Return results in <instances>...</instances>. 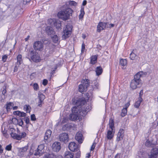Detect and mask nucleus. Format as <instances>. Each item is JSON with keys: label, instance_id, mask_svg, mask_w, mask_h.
I'll return each instance as SVG.
<instances>
[{"label": "nucleus", "instance_id": "obj_1", "mask_svg": "<svg viewBox=\"0 0 158 158\" xmlns=\"http://www.w3.org/2000/svg\"><path fill=\"white\" fill-rule=\"evenodd\" d=\"M44 145L40 144L37 148H35L33 146L31 147L29 151L28 156H31L33 154L35 156H40L44 152Z\"/></svg>", "mask_w": 158, "mask_h": 158}, {"label": "nucleus", "instance_id": "obj_2", "mask_svg": "<svg viewBox=\"0 0 158 158\" xmlns=\"http://www.w3.org/2000/svg\"><path fill=\"white\" fill-rule=\"evenodd\" d=\"M72 10L70 8H66L65 10L61 11L58 12V16L63 20H67L72 13Z\"/></svg>", "mask_w": 158, "mask_h": 158}, {"label": "nucleus", "instance_id": "obj_3", "mask_svg": "<svg viewBox=\"0 0 158 158\" xmlns=\"http://www.w3.org/2000/svg\"><path fill=\"white\" fill-rule=\"evenodd\" d=\"M89 85V81L87 79H82L81 84L79 85L78 90L81 93L85 92L87 91V87Z\"/></svg>", "mask_w": 158, "mask_h": 158}, {"label": "nucleus", "instance_id": "obj_4", "mask_svg": "<svg viewBox=\"0 0 158 158\" xmlns=\"http://www.w3.org/2000/svg\"><path fill=\"white\" fill-rule=\"evenodd\" d=\"M28 56L33 61L37 62L40 60L38 54L33 49L30 50L28 52Z\"/></svg>", "mask_w": 158, "mask_h": 158}, {"label": "nucleus", "instance_id": "obj_5", "mask_svg": "<svg viewBox=\"0 0 158 158\" xmlns=\"http://www.w3.org/2000/svg\"><path fill=\"white\" fill-rule=\"evenodd\" d=\"M72 29V26L70 25H67L65 26L64 28L63 39H66L69 37L71 33Z\"/></svg>", "mask_w": 158, "mask_h": 158}, {"label": "nucleus", "instance_id": "obj_6", "mask_svg": "<svg viewBox=\"0 0 158 158\" xmlns=\"http://www.w3.org/2000/svg\"><path fill=\"white\" fill-rule=\"evenodd\" d=\"M44 43L41 41H36L33 45L34 49L36 51H41L44 49Z\"/></svg>", "mask_w": 158, "mask_h": 158}, {"label": "nucleus", "instance_id": "obj_7", "mask_svg": "<svg viewBox=\"0 0 158 158\" xmlns=\"http://www.w3.org/2000/svg\"><path fill=\"white\" fill-rule=\"evenodd\" d=\"M26 134L24 132H23L19 134V135H18L15 133L11 132L10 133V135L14 139H16L17 140H20L22 138H24L26 136Z\"/></svg>", "mask_w": 158, "mask_h": 158}, {"label": "nucleus", "instance_id": "obj_8", "mask_svg": "<svg viewBox=\"0 0 158 158\" xmlns=\"http://www.w3.org/2000/svg\"><path fill=\"white\" fill-rule=\"evenodd\" d=\"M59 139L60 141L64 143L68 142L69 137L68 134L66 133H63L60 134L59 136Z\"/></svg>", "mask_w": 158, "mask_h": 158}, {"label": "nucleus", "instance_id": "obj_9", "mask_svg": "<svg viewBox=\"0 0 158 158\" xmlns=\"http://www.w3.org/2000/svg\"><path fill=\"white\" fill-rule=\"evenodd\" d=\"M52 148L53 151L57 152L61 149L60 143L59 142H55L52 144Z\"/></svg>", "mask_w": 158, "mask_h": 158}, {"label": "nucleus", "instance_id": "obj_10", "mask_svg": "<svg viewBox=\"0 0 158 158\" xmlns=\"http://www.w3.org/2000/svg\"><path fill=\"white\" fill-rule=\"evenodd\" d=\"M107 23L100 22L99 23L97 27V31L98 32H100L102 30L104 29L106 26Z\"/></svg>", "mask_w": 158, "mask_h": 158}, {"label": "nucleus", "instance_id": "obj_11", "mask_svg": "<svg viewBox=\"0 0 158 158\" xmlns=\"http://www.w3.org/2000/svg\"><path fill=\"white\" fill-rule=\"evenodd\" d=\"M141 84L139 81H136L134 79L132 80L130 83V87L132 89H136L138 87V85Z\"/></svg>", "mask_w": 158, "mask_h": 158}, {"label": "nucleus", "instance_id": "obj_12", "mask_svg": "<svg viewBox=\"0 0 158 158\" xmlns=\"http://www.w3.org/2000/svg\"><path fill=\"white\" fill-rule=\"evenodd\" d=\"M144 75H146L145 73H144L141 71L139 72L136 73L134 76V79L136 81H139L141 83V81L140 79V78L141 77H143V76Z\"/></svg>", "mask_w": 158, "mask_h": 158}, {"label": "nucleus", "instance_id": "obj_13", "mask_svg": "<svg viewBox=\"0 0 158 158\" xmlns=\"http://www.w3.org/2000/svg\"><path fill=\"white\" fill-rule=\"evenodd\" d=\"M158 155V149L157 148H153L151 151L149 158H156Z\"/></svg>", "mask_w": 158, "mask_h": 158}, {"label": "nucleus", "instance_id": "obj_14", "mask_svg": "<svg viewBox=\"0 0 158 158\" xmlns=\"http://www.w3.org/2000/svg\"><path fill=\"white\" fill-rule=\"evenodd\" d=\"M124 131L123 129H120L117 135L116 140L119 141L123 139L124 136Z\"/></svg>", "mask_w": 158, "mask_h": 158}, {"label": "nucleus", "instance_id": "obj_15", "mask_svg": "<svg viewBox=\"0 0 158 158\" xmlns=\"http://www.w3.org/2000/svg\"><path fill=\"white\" fill-rule=\"evenodd\" d=\"M28 147L27 145L26 146L24 147L18 148L19 153L21 156H23L24 153L28 149Z\"/></svg>", "mask_w": 158, "mask_h": 158}, {"label": "nucleus", "instance_id": "obj_16", "mask_svg": "<svg viewBox=\"0 0 158 158\" xmlns=\"http://www.w3.org/2000/svg\"><path fill=\"white\" fill-rule=\"evenodd\" d=\"M69 148L72 151H75L77 149V145L74 142H71L69 143Z\"/></svg>", "mask_w": 158, "mask_h": 158}, {"label": "nucleus", "instance_id": "obj_17", "mask_svg": "<svg viewBox=\"0 0 158 158\" xmlns=\"http://www.w3.org/2000/svg\"><path fill=\"white\" fill-rule=\"evenodd\" d=\"M52 131L50 130H48L46 131L44 137V141L45 143H46L48 139L50 137Z\"/></svg>", "mask_w": 158, "mask_h": 158}, {"label": "nucleus", "instance_id": "obj_18", "mask_svg": "<svg viewBox=\"0 0 158 158\" xmlns=\"http://www.w3.org/2000/svg\"><path fill=\"white\" fill-rule=\"evenodd\" d=\"M76 139L79 143H81L83 141V137L82 134L80 132H77L76 136Z\"/></svg>", "mask_w": 158, "mask_h": 158}, {"label": "nucleus", "instance_id": "obj_19", "mask_svg": "<svg viewBox=\"0 0 158 158\" xmlns=\"http://www.w3.org/2000/svg\"><path fill=\"white\" fill-rule=\"evenodd\" d=\"M80 107L78 106L73 107L72 109V112L78 114L79 115H81L82 112L80 111Z\"/></svg>", "mask_w": 158, "mask_h": 158}, {"label": "nucleus", "instance_id": "obj_20", "mask_svg": "<svg viewBox=\"0 0 158 158\" xmlns=\"http://www.w3.org/2000/svg\"><path fill=\"white\" fill-rule=\"evenodd\" d=\"M22 56L21 54H19L17 56V62L16 63V65L15 67V69L19 66V65L22 63ZM14 71L15 72V70H14Z\"/></svg>", "mask_w": 158, "mask_h": 158}, {"label": "nucleus", "instance_id": "obj_21", "mask_svg": "<svg viewBox=\"0 0 158 158\" xmlns=\"http://www.w3.org/2000/svg\"><path fill=\"white\" fill-rule=\"evenodd\" d=\"M136 49H134L130 54V59L132 60H135L137 59L138 56L135 54Z\"/></svg>", "mask_w": 158, "mask_h": 158}, {"label": "nucleus", "instance_id": "obj_22", "mask_svg": "<svg viewBox=\"0 0 158 158\" xmlns=\"http://www.w3.org/2000/svg\"><path fill=\"white\" fill-rule=\"evenodd\" d=\"M65 158H74L73 153L69 151H66L64 153Z\"/></svg>", "mask_w": 158, "mask_h": 158}, {"label": "nucleus", "instance_id": "obj_23", "mask_svg": "<svg viewBox=\"0 0 158 158\" xmlns=\"http://www.w3.org/2000/svg\"><path fill=\"white\" fill-rule=\"evenodd\" d=\"M46 32L49 35L54 34V32L51 27L48 26L46 28Z\"/></svg>", "mask_w": 158, "mask_h": 158}, {"label": "nucleus", "instance_id": "obj_24", "mask_svg": "<svg viewBox=\"0 0 158 158\" xmlns=\"http://www.w3.org/2000/svg\"><path fill=\"white\" fill-rule=\"evenodd\" d=\"M79 115L72 112L69 115L70 119L72 120H75L77 119Z\"/></svg>", "mask_w": 158, "mask_h": 158}, {"label": "nucleus", "instance_id": "obj_25", "mask_svg": "<svg viewBox=\"0 0 158 158\" xmlns=\"http://www.w3.org/2000/svg\"><path fill=\"white\" fill-rule=\"evenodd\" d=\"M127 63V61L126 59H121L120 61V64L122 66V68L123 69L126 68Z\"/></svg>", "mask_w": 158, "mask_h": 158}, {"label": "nucleus", "instance_id": "obj_26", "mask_svg": "<svg viewBox=\"0 0 158 158\" xmlns=\"http://www.w3.org/2000/svg\"><path fill=\"white\" fill-rule=\"evenodd\" d=\"M114 133H113V130H109L107 132V137L108 139H110L113 137Z\"/></svg>", "mask_w": 158, "mask_h": 158}, {"label": "nucleus", "instance_id": "obj_27", "mask_svg": "<svg viewBox=\"0 0 158 158\" xmlns=\"http://www.w3.org/2000/svg\"><path fill=\"white\" fill-rule=\"evenodd\" d=\"M98 56L96 55L93 56L91 57L90 63L92 64H94L97 61Z\"/></svg>", "mask_w": 158, "mask_h": 158}, {"label": "nucleus", "instance_id": "obj_28", "mask_svg": "<svg viewBox=\"0 0 158 158\" xmlns=\"http://www.w3.org/2000/svg\"><path fill=\"white\" fill-rule=\"evenodd\" d=\"M12 121H15V122H17L19 125L21 126H22L23 123V122L22 119H18L16 118H13L12 119Z\"/></svg>", "mask_w": 158, "mask_h": 158}, {"label": "nucleus", "instance_id": "obj_29", "mask_svg": "<svg viewBox=\"0 0 158 158\" xmlns=\"http://www.w3.org/2000/svg\"><path fill=\"white\" fill-rule=\"evenodd\" d=\"M14 105L13 103L11 102H7L6 104V109L7 111H9L12 108L13 106Z\"/></svg>", "mask_w": 158, "mask_h": 158}, {"label": "nucleus", "instance_id": "obj_30", "mask_svg": "<svg viewBox=\"0 0 158 158\" xmlns=\"http://www.w3.org/2000/svg\"><path fill=\"white\" fill-rule=\"evenodd\" d=\"M102 72V68L100 67H97L96 70V72L97 75L99 76L101 75Z\"/></svg>", "mask_w": 158, "mask_h": 158}, {"label": "nucleus", "instance_id": "obj_31", "mask_svg": "<svg viewBox=\"0 0 158 158\" xmlns=\"http://www.w3.org/2000/svg\"><path fill=\"white\" fill-rule=\"evenodd\" d=\"M38 97L39 100L44 101V100L45 98V96L40 92L38 93Z\"/></svg>", "mask_w": 158, "mask_h": 158}, {"label": "nucleus", "instance_id": "obj_32", "mask_svg": "<svg viewBox=\"0 0 158 158\" xmlns=\"http://www.w3.org/2000/svg\"><path fill=\"white\" fill-rule=\"evenodd\" d=\"M109 126L112 130H113L114 128V121L113 120L110 119V120Z\"/></svg>", "mask_w": 158, "mask_h": 158}, {"label": "nucleus", "instance_id": "obj_33", "mask_svg": "<svg viewBox=\"0 0 158 158\" xmlns=\"http://www.w3.org/2000/svg\"><path fill=\"white\" fill-rule=\"evenodd\" d=\"M52 39L53 42L56 43L58 42L59 40V37L57 35H55L52 37Z\"/></svg>", "mask_w": 158, "mask_h": 158}, {"label": "nucleus", "instance_id": "obj_34", "mask_svg": "<svg viewBox=\"0 0 158 158\" xmlns=\"http://www.w3.org/2000/svg\"><path fill=\"white\" fill-rule=\"evenodd\" d=\"M90 109L89 108V107H83L82 109V113H84V114H86L90 110Z\"/></svg>", "mask_w": 158, "mask_h": 158}, {"label": "nucleus", "instance_id": "obj_35", "mask_svg": "<svg viewBox=\"0 0 158 158\" xmlns=\"http://www.w3.org/2000/svg\"><path fill=\"white\" fill-rule=\"evenodd\" d=\"M31 107L29 105H25L24 106V109L26 111L27 113L30 112Z\"/></svg>", "mask_w": 158, "mask_h": 158}, {"label": "nucleus", "instance_id": "obj_36", "mask_svg": "<svg viewBox=\"0 0 158 158\" xmlns=\"http://www.w3.org/2000/svg\"><path fill=\"white\" fill-rule=\"evenodd\" d=\"M143 101L142 100H140L139 99V100L137 101L135 103L134 106L136 108H138L141 102Z\"/></svg>", "mask_w": 158, "mask_h": 158}, {"label": "nucleus", "instance_id": "obj_37", "mask_svg": "<svg viewBox=\"0 0 158 158\" xmlns=\"http://www.w3.org/2000/svg\"><path fill=\"white\" fill-rule=\"evenodd\" d=\"M145 145L146 146L148 147H152L153 146V144L152 142L148 140H147L145 142Z\"/></svg>", "mask_w": 158, "mask_h": 158}, {"label": "nucleus", "instance_id": "obj_38", "mask_svg": "<svg viewBox=\"0 0 158 158\" xmlns=\"http://www.w3.org/2000/svg\"><path fill=\"white\" fill-rule=\"evenodd\" d=\"M127 110L126 109L123 108L122 110V112L121 114V116L123 117L125 116L127 114Z\"/></svg>", "mask_w": 158, "mask_h": 158}, {"label": "nucleus", "instance_id": "obj_39", "mask_svg": "<svg viewBox=\"0 0 158 158\" xmlns=\"http://www.w3.org/2000/svg\"><path fill=\"white\" fill-rule=\"evenodd\" d=\"M55 25L57 30H60L61 29V24L60 23H56L55 24Z\"/></svg>", "mask_w": 158, "mask_h": 158}, {"label": "nucleus", "instance_id": "obj_40", "mask_svg": "<svg viewBox=\"0 0 158 158\" xmlns=\"http://www.w3.org/2000/svg\"><path fill=\"white\" fill-rule=\"evenodd\" d=\"M85 14V12L83 9H81V13L79 15V19H81L83 17Z\"/></svg>", "mask_w": 158, "mask_h": 158}, {"label": "nucleus", "instance_id": "obj_41", "mask_svg": "<svg viewBox=\"0 0 158 158\" xmlns=\"http://www.w3.org/2000/svg\"><path fill=\"white\" fill-rule=\"evenodd\" d=\"M55 155L53 154H48L45 156V158H55Z\"/></svg>", "mask_w": 158, "mask_h": 158}, {"label": "nucleus", "instance_id": "obj_42", "mask_svg": "<svg viewBox=\"0 0 158 158\" xmlns=\"http://www.w3.org/2000/svg\"><path fill=\"white\" fill-rule=\"evenodd\" d=\"M70 5L74 6H77V3L73 1H70L69 2Z\"/></svg>", "mask_w": 158, "mask_h": 158}, {"label": "nucleus", "instance_id": "obj_43", "mask_svg": "<svg viewBox=\"0 0 158 158\" xmlns=\"http://www.w3.org/2000/svg\"><path fill=\"white\" fill-rule=\"evenodd\" d=\"M143 94V90L142 89L140 90L139 93V99H140L141 101V100H143V99L142 98V96Z\"/></svg>", "mask_w": 158, "mask_h": 158}, {"label": "nucleus", "instance_id": "obj_44", "mask_svg": "<svg viewBox=\"0 0 158 158\" xmlns=\"http://www.w3.org/2000/svg\"><path fill=\"white\" fill-rule=\"evenodd\" d=\"M12 148V146L11 144H10L6 146L5 148V149L8 151L11 150Z\"/></svg>", "mask_w": 158, "mask_h": 158}, {"label": "nucleus", "instance_id": "obj_45", "mask_svg": "<svg viewBox=\"0 0 158 158\" xmlns=\"http://www.w3.org/2000/svg\"><path fill=\"white\" fill-rule=\"evenodd\" d=\"M34 89L35 90H37L39 88V85L37 83H34L33 85Z\"/></svg>", "mask_w": 158, "mask_h": 158}, {"label": "nucleus", "instance_id": "obj_46", "mask_svg": "<svg viewBox=\"0 0 158 158\" xmlns=\"http://www.w3.org/2000/svg\"><path fill=\"white\" fill-rule=\"evenodd\" d=\"M43 101L39 100V101L37 103V106L40 107H41L42 106V104Z\"/></svg>", "mask_w": 158, "mask_h": 158}, {"label": "nucleus", "instance_id": "obj_47", "mask_svg": "<svg viewBox=\"0 0 158 158\" xmlns=\"http://www.w3.org/2000/svg\"><path fill=\"white\" fill-rule=\"evenodd\" d=\"M85 50V44L84 43H83L82 44L81 46V52L82 53H83Z\"/></svg>", "mask_w": 158, "mask_h": 158}, {"label": "nucleus", "instance_id": "obj_48", "mask_svg": "<svg viewBox=\"0 0 158 158\" xmlns=\"http://www.w3.org/2000/svg\"><path fill=\"white\" fill-rule=\"evenodd\" d=\"M7 58V56L6 55H4L2 57V60L3 62L6 61Z\"/></svg>", "mask_w": 158, "mask_h": 158}, {"label": "nucleus", "instance_id": "obj_49", "mask_svg": "<svg viewBox=\"0 0 158 158\" xmlns=\"http://www.w3.org/2000/svg\"><path fill=\"white\" fill-rule=\"evenodd\" d=\"M81 152L79 151H77L76 154V158H79L80 156Z\"/></svg>", "mask_w": 158, "mask_h": 158}, {"label": "nucleus", "instance_id": "obj_50", "mask_svg": "<svg viewBox=\"0 0 158 158\" xmlns=\"http://www.w3.org/2000/svg\"><path fill=\"white\" fill-rule=\"evenodd\" d=\"M31 120L32 121H34L36 120L35 116L34 114H33L31 115Z\"/></svg>", "mask_w": 158, "mask_h": 158}, {"label": "nucleus", "instance_id": "obj_51", "mask_svg": "<svg viewBox=\"0 0 158 158\" xmlns=\"http://www.w3.org/2000/svg\"><path fill=\"white\" fill-rule=\"evenodd\" d=\"M21 112L19 111H16L14 112L13 113L15 115H16L20 116Z\"/></svg>", "mask_w": 158, "mask_h": 158}, {"label": "nucleus", "instance_id": "obj_52", "mask_svg": "<svg viewBox=\"0 0 158 158\" xmlns=\"http://www.w3.org/2000/svg\"><path fill=\"white\" fill-rule=\"evenodd\" d=\"M48 80L47 79H44L43 81L42 84L44 85H46L48 84Z\"/></svg>", "mask_w": 158, "mask_h": 158}, {"label": "nucleus", "instance_id": "obj_53", "mask_svg": "<svg viewBox=\"0 0 158 158\" xmlns=\"http://www.w3.org/2000/svg\"><path fill=\"white\" fill-rule=\"evenodd\" d=\"M95 144H96L95 143H93L92 146L91 147V149H90L91 151H93L94 150V148L95 147Z\"/></svg>", "mask_w": 158, "mask_h": 158}, {"label": "nucleus", "instance_id": "obj_54", "mask_svg": "<svg viewBox=\"0 0 158 158\" xmlns=\"http://www.w3.org/2000/svg\"><path fill=\"white\" fill-rule=\"evenodd\" d=\"M26 114L23 112H21V113H20V117H24L25 116H26Z\"/></svg>", "mask_w": 158, "mask_h": 158}, {"label": "nucleus", "instance_id": "obj_55", "mask_svg": "<svg viewBox=\"0 0 158 158\" xmlns=\"http://www.w3.org/2000/svg\"><path fill=\"white\" fill-rule=\"evenodd\" d=\"M6 92V87H3V90L2 92V94L3 95H4Z\"/></svg>", "mask_w": 158, "mask_h": 158}, {"label": "nucleus", "instance_id": "obj_56", "mask_svg": "<svg viewBox=\"0 0 158 158\" xmlns=\"http://www.w3.org/2000/svg\"><path fill=\"white\" fill-rule=\"evenodd\" d=\"M106 26L107 27L110 28L113 27L114 26V24H110L108 25L107 24Z\"/></svg>", "mask_w": 158, "mask_h": 158}, {"label": "nucleus", "instance_id": "obj_57", "mask_svg": "<svg viewBox=\"0 0 158 158\" xmlns=\"http://www.w3.org/2000/svg\"><path fill=\"white\" fill-rule=\"evenodd\" d=\"M130 105L129 102H128L126 104H125V107L124 108L125 109H127V108Z\"/></svg>", "mask_w": 158, "mask_h": 158}, {"label": "nucleus", "instance_id": "obj_58", "mask_svg": "<svg viewBox=\"0 0 158 158\" xmlns=\"http://www.w3.org/2000/svg\"><path fill=\"white\" fill-rule=\"evenodd\" d=\"M25 121L27 124H28L30 121L29 119L28 118H25Z\"/></svg>", "mask_w": 158, "mask_h": 158}, {"label": "nucleus", "instance_id": "obj_59", "mask_svg": "<svg viewBox=\"0 0 158 158\" xmlns=\"http://www.w3.org/2000/svg\"><path fill=\"white\" fill-rule=\"evenodd\" d=\"M31 0H23V4H26L27 3V2H29Z\"/></svg>", "mask_w": 158, "mask_h": 158}, {"label": "nucleus", "instance_id": "obj_60", "mask_svg": "<svg viewBox=\"0 0 158 158\" xmlns=\"http://www.w3.org/2000/svg\"><path fill=\"white\" fill-rule=\"evenodd\" d=\"M54 50L53 48L50 49L49 51V54H52L54 52Z\"/></svg>", "mask_w": 158, "mask_h": 158}, {"label": "nucleus", "instance_id": "obj_61", "mask_svg": "<svg viewBox=\"0 0 158 158\" xmlns=\"http://www.w3.org/2000/svg\"><path fill=\"white\" fill-rule=\"evenodd\" d=\"M3 152V149L2 146L0 145V153H2Z\"/></svg>", "mask_w": 158, "mask_h": 158}, {"label": "nucleus", "instance_id": "obj_62", "mask_svg": "<svg viewBox=\"0 0 158 158\" xmlns=\"http://www.w3.org/2000/svg\"><path fill=\"white\" fill-rule=\"evenodd\" d=\"M86 3L87 1L85 0H84L83 2L82 5L84 6L86 5Z\"/></svg>", "mask_w": 158, "mask_h": 158}, {"label": "nucleus", "instance_id": "obj_63", "mask_svg": "<svg viewBox=\"0 0 158 158\" xmlns=\"http://www.w3.org/2000/svg\"><path fill=\"white\" fill-rule=\"evenodd\" d=\"M67 120L65 118H63V120H62V123H64L66 122V121Z\"/></svg>", "mask_w": 158, "mask_h": 158}, {"label": "nucleus", "instance_id": "obj_64", "mask_svg": "<svg viewBox=\"0 0 158 158\" xmlns=\"http://www.w3.org/2000/svg\"><path fill=\"white\" fill-rule=\"evenodd\" d=\"M90 156V155L89 154H86V158H89Z\"/></svg>", "mask_w": 158, "mask_h": 158}]
</instances>
